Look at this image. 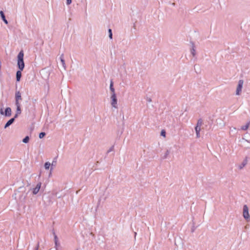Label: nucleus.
<instances>
[{"label":"nucleus","instance_id":"f257e3e1","mask_svg":"<svg viewBox=\"0 0 250 250\" xmlns=\"http://www.w3.org/2000/svg\"><path fill=\"white\" fill-rule=\"evenodd\" d=\"M24 53L23 51H21L18 55V66L20 70H23L24 68L23 62Z\"/></svg>","mask_w":250,"mask_h":250},{"label":"nucleus","instance_id":"f03ea898","mask_svg":"<svg viewBox=\"0 0 250 250\" xmlns=\"http://www.w3.org/2000/svg\"><path fill=\"white\" fill-rule=\"evenodd\" d=\"M244 82L243 80L238 81L235 89V95L239 96H240L242 93V89L243 88Z\"/></svg>","mask_w":250,"mask_h":250},{"label":"nucleus","instance_id":"7ed1b4c3","mask_svg":"<svg viewBox=\"0 0 250 250\" xmlns=\"http://www.w3.org/2000/svg\"><path fill=\"white\" fill-rule=\"evenodd\" d=\"M110 104L112 107L114 108H118L117 98L116 93H113L110 95Z\"/></svg>","mask_w":250,"mask_h":250},{"label":"nucleus","instance_id":"20e7f679","mask_svg":"<svg viewBox=\"0 0 250 250\" xmlns=\"http://www.w3.org/2000/svg\"><path fill=\"white\" fill-rule=\"evenodd\" d=\"M243 216L244 218L247 220L249 219L250 218L249 213V208L247 205H244L243 206Z\"/></svg>","mask_w":250,"mask_h":250},{"label":"nucleus","instance_id":"39448f33","mask_svg":"<svg viewBox=\"0 0 250 250\" xmlns=\"http://www.w3.org/2000/svg\"><path fill=\"white\" fill-rule=\"evenodd\" d=\"M44 167L46 170H49L50 169L49 176H50L52 174L54 168L53 167V164H51L49 162H46L44 165Z\"/></svg>","mask_w":250,"mask_h":250},{"label":"nucleus","instance_id":"423d86ee","mask_svg":"<svg viewBox=\"0 0 250 250\" xmlns=\"http://www.w3.org/2000/svg\"><path fill=\"white\" fill-rule=\"evenodd\" d=\"M201 123L198 122L196 126L195 127V130L196 134V137L199 138L200 136V131L201 130Z\"/></svg>","mask_w":250,"mask_h":250},{"label":"nucleus","instance_id":"0eeeda50","mask_svg":"<svg viewBox=\"0 0 250 250\" xmlns=\"http://www.w3.org/2000/svg\"><path fill=\"white\" fill-rule=\"evenodd\" d=\"M41 185L42 183L39 182L37 184L36 186L32 189V192L33 194H37L39 192L41 188Z\"/></svg>","mask_w":250,"mask_h":250},{"label":"nucleus","instance_id":"6e6552de","mask_svg":"<svg viewBox=\"0 0 250 250\" xmlns=\"http://www.w3.org/2000/svg\"><path fill=\"white\" fill-rule=\"evenodd\" d=\"M21 100V93L19 91H16L15 93V103H20L19 101Z\"/></svg>","mask_w":250,"mask_h":250},{"label":"nucleus","instance_id":"1a4fd4ad","mask_svg":"<svg viewBox=\"0 0 250 250\" xmlns=\"http://www.w3.org/2000/svg\"><path fill=\"white\" fill-rule=\"evenodd\" d=\"M247 164V160H244L241 164H239L237 166L239 170L242 169Z\"/></svg>","mask_w":250,"mask_h":250},{"label":"nucleus","instance_id":"9d476101","mask_svg":"<svg viewBox=\"0 0 250 250\" xmlns=\"http://www.w3.org/2000/svg\"><path fill=\"white\" fill-rule=\"evenodd\" d=\"M16 107H17V113L15 116V118H16L18 115L20 114L21 113V106H20V103H15Z\"/></svg>","mask_w":250,"mask_h":250},{"label":"nucleus","instance_id":"9b49d317","mask_svg":"<svg viewBox=\"0 0 250 250\" xmlns=\"http://www.w3.org/2000/svg\"><path fill=\"white\" fill-rule=\"evenodd\" d=\"M4 116L9 117L11 115V109L10 107H7L4 111Z\"/></svg>","mask_w":250,"mask_h":250},{"label":"nucleus","instance_id":"f8f14e48","mask_svg":"<svg viewBox=\"0 0 250 250\" xmlns=\"http://www.w3.org/2000/svg\"><path fill=\"white\" fill-rule=\"evenodd\" d=\"M250 123H247L245 125H242L240 129L244 131L247 130L250 126Z\"/></svg>","mask_w":250,"mask_h":250},{"label":"nucleus","instance_id":"ddd939ff","mask_svg":"<svg viewBox=\"0 0 250 250\" xmlns=\"http://www.w3.org/2000/svg\"><path fill=\"white\" fill-rule=\"evenodd\" d=\"M54 242H55V248L56 250H58V247L60 245V243L59 242L58 238L57 236H55L54 237Z\"/></svg>","mask_w":250,"mask_h":250},{"label":"nucleus","instance_id":"4468645a","mask_svg":"<svg viewBox=\"0 0 250 250\" xmlns=\"http://www.w3.org/2000/svg\"><path fill=\"white\" fill-rule=\"evenodd\" d=\"M22 70H21L19 69V70H18L17 72V73H16V79H17V81L18 82H19L21 80V71Z\"/></svg>","mask_w":250,"mask_h":250},{"label":"nucleus","instance_id":"2eb2a0df","mask_svg":"<svg viewBox=\"0 0 250 250\" xmlns=\"http://www.w3.org/2000/svg\"><path fill=\"white\" fill-rule=\"evenodd\" d=\"M15 120V118H12L11 119H10L7 122V123L5 124V126H4V128H7V127H8L10 125H11L12 124H13V123L14 122Z\"/></svg>","mask_w":250,"mask_h":250},{"label":"nucleus","instance_id":"dca6fc26","mask_svg":"<svg viewBox=\"0 0 250 250\" xmlns=\"http://www.w3.org/2000/svg\"><path fill=\"white\" fill-rule=\"evenodd\" d=\"M0 16H1L3 21L4 22V23L6 24H8V21L5 19L4 14L2 11H0Z\"/></svg>","mask_w":250,"mask_h":250},{"label":"nucleus","instance_id":"f3484780","mask_svg":"<svg viewBox=\"0 0 250 250\" xmlns=\"http://www.w3.org/2000/svg\"><path fill=\"white\" fill-rule=\"evenodd\" d=\"M110 90L111 91V94H112L113 93H116L115 89L113 87V83L112 81H111L110 83Z\"/></svg>","mask_w":250,"mask_h":250},{"label":"nucleus","instance_id":"a211bd4d","mask_svg":"<svg viewBox=\"0 0 250 250\" xmlns=\"http://www.w3.org/2000/svg\"><path fill=\"white\" fill-rule=\"evenodd\" d=\"M60 59H61V63H62V67H63V68L64 70H65V69H66V65H65V61H64V59H63V57L62 56H61L60 57Z\"/></svg>","mask_w":250,"mask_h":250},{"label":"nucleus","instance_id":"6ab92c4d","mask_svg":"<svg viewBox=\"0 0 250 250\" xmlns=\"http://www.w3.org/2000/svg\"><path fill=\"white\" fill-rule=\"evenodd\" d=\"M191 53L193 56H195L196 55V50L195 48V46L193 44L192 45V48L191 49Z\"/></svg>","mask_w":250,"mask_h":250},{"label":"nucleus","instance_id":"aec40b11","mask_svg":"<svg viewBox=\"0 0 250 250\" xmlns=\"http://www.w3.org/2000/svg\"><path fill=\"white\" fill-rule=\"evenodd\" d=\"M29 138L28 136H26L25 137L23 140H22V142L24 143H27L28 142H29Z\"/></svg>","mask_w":250,"mask_h":250},{"label":"nucleus","instance_id":"412c9836","mask_svg":"<svg viewBox=\"0 0 250 250\" xmlns=\"http://www.w3.org/2000/svg\"><path fill=\"white\" fill-rule=\"evenodd\" d=\"M108 33H109V38L110 39H112V30L111 29H108Z\"/></svg>","mask_w":250,"mask_h":250},{"label":"nucleus","instance_id":"4be33fe9","mask_svg":"<svg viewBox=\"0 0 250 250\" xmlns=\"http://www.w3.org/2000/svg\"><path fill=\"white\" fill-rule=\"evenodd\" d=\"M45 133L44 132H41L39 134V137L40 139H42V138H43L45 136Z\"/></svg>","mask_w":250,"mask_h":250},{"label":"nucleus","instance_id":"5701e85b","mask_svg":"<svg viewBox=\"0 0 250 250\" xmlns=\"http://www.w3.org/2000/svg\"><path fill=\"white\" fill-rule=\"evenodd\" d=\"M161 135L163 136L164 137H166V131L165 130H162L161 131Z\"/></svg>","mask_w":250,"mask_h":250},{"label":"nucleus","instance_id":"b1692460","mask_svg":"<svg viewBox=\"0 0 250 250\" xmlns=\"http://www.w3.org/2000/svg\"><path fill=\"white\" fill-rule=\"evenodd\" d=\"M236 130V128L235 127H231L229 128L230 131L234 132Z\"/></svg>","mask_w":250,"mask_h":250},{"label":"nucleus","instance_id":"393cba45","mask_svg":"<svg viewBox=\"0 0 250 250\" xmlns=\"http://www.w3.org/2000/svg\"><path fill=\"white\" fill-rule=\"evenodd\" d=\"M170 151L168 150H167L165 154V158H167V157L169 155Z\"/></svg>","mask_w":250,"mask_h":250},{"label":"nucleus","instance_id":"a878e982","mask_svg":"<svg viewBox=\"0 0 250 250\" xmlns=\"http://www.w3.org/2000/svg\"><path fill=\"white\" fill-rule=\"evenodd\" d=\"M0 114L2 115H4V111H3V109L1 108L0 109Z\"/></svg>","mask_w":250,"mask_h":250},{"label":"nucleus","instance_id":"bb28decb","mask_svg":"<svg viewBox=\"0 0 250 250\" xmlns=\"http://www.w3.org/2000/svg\"><path fill=\"white\" fill-rule=\"evenodd\" d=\"M72 0H66V4L67 5H69L71 3Z\"/></svg>","mask_w":250,"mask_h":250},{"label":"nucleus","instance_id":"cd10ccee","mask_svg":"<svg viewBox=\"0 0 250 250\" xmlns=\"http://www.w3.org/2000/svg\"><path fill=\"white\" fill-rule=\"evenodd\" d=\"M51 164H53V167H55V165H56V162L55 161H53Z\"/></svg>","mask_w":250,"mask_h":250},{"label":"nucleus","instance_id":"c85d7f7f","mask_svg":"<svg viewBox=\"0 0 250 250\" xmlns=\"http://www.w3.org/2000/svg\"><path fill=\"white\" fill-rule=\"evenodd\" d=\"M113 149V147H111L108 150V152H110L111 151H112Z\"/></svg>","mask_w":250,"mask_h":250},{"label":"nucleus","instance_id":"c756f323","mask_svg":"<svg viewBox=\"0 0 250 250\" xmlns=\"http://www.w3.org/2000/svg\"><path fill=\"white\" fill-rule=\"evenodd\" d=\"M38 247H39V245H38V246H37V248H36V250H38Z\"/></svg>","mask_w":250,"mask_h":250}]
</instances>
